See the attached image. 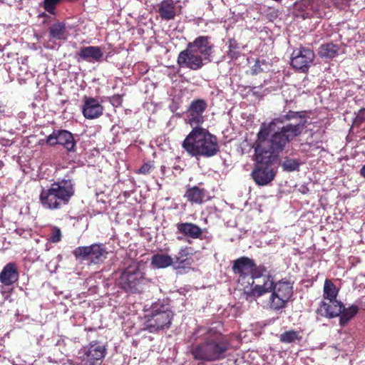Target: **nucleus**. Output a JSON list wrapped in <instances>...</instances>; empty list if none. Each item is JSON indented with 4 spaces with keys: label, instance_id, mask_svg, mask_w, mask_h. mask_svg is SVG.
<instances>
[{
    "label": "nucleus",
    "instance_id": "nucleus-14",
    "mask_svg": "<svg viewBox=\"0 0 365 365\" xmlns=\"http://www.w3.org/2000/svg\"><path fill=\"white\" fill-rule=\"evenodd\" d=\"M46 143L51 146L61 145L68 152L75 151L76 141L73 134L66 130H55L46 138Z\"/></svg>",
    "mask_w": 365,
    "mask_h": 365
},
{
    "label": "nucleus",
    "instance_id": "nucleus-31",
    "mask_svg": "<svg viewBox=\"0 0 365 365\" xmlns=\"http://www.w3.org/2000/svg\"><path fill=\"white\" fill-rule=\"evenodd\" d=\"M282 167L287 171H294L299 168V163L297 160L287 159L283 163Z\"/></svg>",
    "mask_w": 365,
    "mask_h": 365
},
{
    "label": "nucleus",
    "instance_id": "nucleus-18",
    "mask_svg": "<svg viewBox=\"0 0 365 365\" xmlns=\"http://www.w3.org/2000/svg\"><path fill=\"white\" fill-rule=\"evenodd\" d=\"M78 56L82 60L88 62H100L103 58V52L99 46H89L81 48Z\"/></svg>",
    "mask_w": 365,
    "mask_h": 365
},
{
    "label": "nucleus",
    "instance_id": "nucleus-29",
    "mask_svg": "<svg viewBox=\"0 0 365 365\" xmlns=\"http://www.w3.org/2000/svg\"><path fill=\"white\" fill-rule=\"evenodd\" d=\"M302 336L299 331L294 330L287 331L279 336V340L282 343L290 344L300 341Z\"/></svg>",
    "mask_w": 365,
    "mask_h": 365
},
{
    "label": "nucleus",
    "instance_id": "nucleus-7",
    "mask_svg": "<svg viewBox=\"0 0 365 365\" xmlns=\"http://www.w3.org/2000/svg\"><path fill=\"white\" fill-rule=\"evenodd\" d=\"M173 318V313L168 303L158 302L153 303L150 310L144 317L143 329L150 333H156L168 329Z\"/></svg>",
    "mask_w": 365,
    "mask_h": 365
},
{
    "label": "nucleus",
    "instance_id": "nucleus-23",
    "mask_svg": "<svg viewBox=\"0 0 365 365\" xmlns=\"http://www.w3.org/2000/svg\"><path fill=\"white\" fill-rule=\"evenodd\" d=\"M296 120V123L294 124H299L300 123H303V129L305 127L307 123V115L304 111L296 112L289 110L287 114L282 115L279 118H276L272 120V121H275L276 123H283L287 120Z\"/></svg>",
    "mask_w": 365,
    "mask_h": 365
},
{
    "label": "nucleus",
    "instance_id": "nucleus-13",
    "mask_svg": "<svg viewBox=\"0 0 365 365\" xmlns=\"http://www.w3.org/2000/svg\"><path fill=\"white\" fill-rule=\"evenodd\" d=\"M207 104L203 99H196L192 101L187 109L186 114V121L192 128H200L204 122L203 113L207 108Z\"/></svg>",
    "mask_w": 365,
    "mask_h": 365
},
{
    "label": "nucleus",
    "instance_id": "nucleus-21",
    "mask_svg": "<svg viewBox=\"0 0 365 365\" xmlns=\"http://www.w3.org/2000/svg\"><path fill=\"white\" fill-rule=\"evenodd\" d=\"M158 12L163 20L174 19L177 14L176 4L173 0H163L158 5Z\"/></svg>",
    "mask_w": 365,
    "mask_h": 365
},
{
    "label": "nucleus",
    "instance_id": "nucleus-28",
    "mask_svg": "<svg viewBox=\"0 0 365 365\" xmlns=\"http://www.w3.org/2000/svg\"><path fill=\"white\" fill-rule=\"evenodd\" d=\"M185 197L188 201L192 203H201L205 197V195L203 191L199 187H193L187 190Z\"/></svg>",
    "mask_w": 365,
    "mask_h": 365
},
{
    "label": "nucleus",
    "instance_id": "nucleus-5",
    "mask_svg": "<svg viewBox=\"0 0 365 365\" xmlns=\"http://www.w3.org/2000/svg\"><path fill=\"white\" fill-rule=\"evenodd\" d=\"M182 147L196 158H211L220 151L216 136L202 128H194L182 141Z\"/></svg>",
    "mask_w": 365,
    "mask_h": 365
},
{
    "label": "nucleus",
    "instance_id": "nucleus-6",
    "mask_svg": "<svg viewBox=\"0 0 365 365\" xmlns=\"http://www.w3.org/2000/svg\"><path fill=\"white\" fill-rule=\"evenodd\" d=\"M74 193L75 188L72 180H61L43 188L39 199L43 208L51 210H60L69 203Z\"/></svg>",
    "mask_w": 365,
    "mask_h": 365
},
{
    "label": "nucleus",
    "instance_id": "nucleus-40",
    "mask_svg": "<svg viewBox=\"0 0 365 365\" xmlns=\"http://www.w3.org/2000/svg\"><path fill=\"white\" fill-rule=\"evenodd\" d=\"M40 16H46V14H45L44 13H43V14H41Z\"/></svg>",
    "mask_w": 365,
    "mask_h": 365
},
{
    "label": "nucleus",
    "instance_id": "nucleus-15",
    "mask_svg": "<svg viewBox=\"0 0 365 365\" xmlns=\"http://www.w3.org/2000/svg\"><path fill=\"white\" fill-rule=\"evenodd\" d=\"M255 268V264H254L253 261L247 257H242L237 259H236L234 262V264L232 267L233 272L235 274H237L240 275V279L239 281L244 279L246 278V277L251 274L250 279H251V282L248 281V284H251L250 287H254L256 284H254L255 279L261 277L255 275L253 273V271ZM247 287H245V288H247Z\"/></svg>",
    "mask_w": 365,
    "mask_h": 365
},
{
    "label": "nucleus",
    "instance_id": "nucleus-35",
    "mask_svg": "<svg viewBox=\"0 0 365 365\" xmlns=\"http://www.w3.org/2000/svg\"><path fill=\"white\" fill-rule=\"evenodd\" d=\"M365 109H361L359 110L357 116H356V121L361 123L364 120H365Z\"/></svg>",
    "mask_w": 365,
    "mask_h": 365
},
{
    "label": "nucleus",
    "instance_id": "nucleus-4",
    "mask_svg": "<svg viewBox=\"0 0 365 365\" xmlns=\"http://www.w3.org/2000/svg\"><path fill=\"white\" fill-rule=\"evenodd\" d=\"M213 44L207 36H200L189 42L185 50L180 52L177 63L181 68L197 71L210 62Z\"/></svg>",
    "mask_w": 365,
    "mask_h": 365
},
{
    "label": "nucleus",
    "instance_id": "nucleus-32",
    "mask_svg": "<svg viewBox=\"0 0 365 365\" xmlns=\"http://www.w3.org/2000/svg\"><path fill=\"white\" fill-rule=\"evenodd\" d=\"M49 241L53 243L58 242L61 240V231L59 228L54 227L51 229L49 235Z\"/></svg>",
    "mask_w": 365,
    "mask_h": 365
},
{
    "label": "nucleus",
    "instance_id": "nucleus-24",
    "mask_svg": "<svg viewBox=\"0 0 365 365\" xmlns=\"http://www.w3.org/2000/svg\"><path fill=\"white\" fill-rule=\"evenodd\" d=\"M151 265L158 269H164L174 265V259L166 254H155L150 259Z\"/></svg>",
    "mask_w": 365,
    "mask_h": 365
},
{
    "label": "nucleus",
    "instance_id": "nucleus-16",
    "mask_svg": "<svg viewBox=\"0 0 365 365\" xmlns=\"http://www.w3.org/2000/svg\"><path fill=\"white\" fill-rule=\"evenodd\" d=\"M176 234H180L178 236V240H182V237L192 240H202L205 238L204 232L198 225L192 222H178L176 224Z\"/></svg>",
    "mask_w": 365,
    "mask_h": 365
},
{
    "label": "nucleus",
    "instance_id": "nucleus-34",
    "mask_svg": "<svg viewBox=\"0 0 365 365\" xmlns=\"http://www.w3.org/2000/svg\"><path fill=\"white\" fill-rule=\"evenodd\" d=\"M44 46L48 49H55L56 48L57 45L53 41L48 40L46 43H44Z\"/></svg>",
    "mask_w": 365,
    "mask_h": 365
},
{
    "label": "nucleus",
    "instance_id": "nucleus-20",
    "mask_svg": "<svg viewBox=\"0 0 365 365\" xmlns=\"http://www.w3.org/2000/svg\"><path fill=\"white\" fill-rule=\"evenodd\" d=\"M18 279L19 273L14 263H8L0 273V282L5 286L14 284Z\"/></svg>",
    "mask_w": 365,
    "mask_h": 365
},
{
    "label": "nucleus",
    "instance_id": "nucleus-22",
    "mask_svg": "<svg viewBox=\"0 0 365 365\" xmlns=\"http://www.w3.org/2000/svg\"><path fill=\"white\" fill-rule=\"evenodd\" d=\"M49 36L51 38L59 41H66L68 33L63 22L57 21L48 29Z\"/></svg>",
    "mask_w": 365,
    "mask_h": 365
},
{
    "label": "nucleus",
    "instance_id": "nucleus-12",
    "mask_svg": "<svg viewBox=\"0 0 365 365\" xmlns=\"http://www.w3.org/2000/svg\"><path fill=\"white\" fill-rule=\"evenodd\" d=\"M314 56V53L309 48H296L292 53L291 65L297 71L306 72L313 63Z\"/></svg>",
    "mask_w": 365,
    "mask_h": 365
},
{
    "label": "nucleus",
    "instance_id": "nucleus-30",
    "mask_svg": "<svg viewBox=\"0 0 365 365\" xmlns=\"http://www.w3.org/2000/svg\"><path fill=\"white\" fill-rule=\"evenodd\" d=\"M190 255L189 248L188 247H182L177 255H175L173 259H174V264H178V267L180 266L186 264L187 257Z\"/></svg>",
    "mask_w": 365,
    "mask_h": 365
},
{
    "label": "nucleus",
    "instance_id": "nucleus-39",
    "mask_svg": "<svg viewBox=\"0 0 365 365\" xmlns=\"http://www.w3.org/2000/svg\"><path fill=\"white\" fill-rule=\"evenodd\" d=\"M359 173H360L361 177L365 178V164L360 169Z\"/></svg>",
    "mask_w": 365,
    "mask_h": 365
},
{
    "label": "nucleus",
    "instance_id": "nucleus-1",
    "mask_svg": "<svg viewBox=\"0 0 365 365\" xmlns=\"http://www.w3.org/2000/svg\"><path fill=\"white\" fill-rule=\"evenodd\" d=\"M275 121L263 123L257 133L254 144L255 150L277 160L279 154L287 145L303 131V123H289L280 128H276Z\"/></svg>",
    "mask_w": 365,
    "mask_h": 365
},
{
    "label": "nucleus",
    "instance_id": "nucleus-26",
    "mask_svg": "<svg viewBox=\"0 0 365 365\" xmlns=\"http://www.w3.org/2000/svg\"><path fill=\"white\" fill-rule=\"evenodd\" d=\"M339 51V46L334 43H325L320 46L319 55L322 58L331 59L338 55Z\"/></svg>",
    "mask_w": 365,
    "mask_h": 365
},
{
    "label": "nucleus",
    "instance_id": "nucleus-17",
    "mask_svg": "<svg viewBox=\"0 0 365 365\" xmlns=\"http://www.w3.org/2000/svg\"><path fill=\"white\" fill-rule=\"evenodd\" d=\"M103 108L99 101L94 98H83V114L87 119H94L103 114Z\"/></svg>",
    "mask_w": 365,
    "mask_h": 365
},
{
    "label": "nucleus",
    "instance_id": "nucleus-3",
    "mask_svg": "<svg viewBox=\"0 0 365 365\" xmlns=\"http://www.w3.org/2000/svg\"><path fill=\"white\" fill-rule=\"evenodd\" d=\"M261 281L262 284L244 288L247 299L252 300L272 292L268 302L269 307L275 311L284 308L293 294L292 284L285 279L274 283L272 277L267 275L262 276Z\"/></svg>",
    "mask_w": 365,
    "mask_h": 365
},
{
    "label": "nucleus",
    "instance_id": "nucleus-2",
    "mask_svg": "<svg viewBox=\"0 0 365 365\" xmlns=\"http://www.w3.org/2000/svg\"><path fill=\"white\" fill-rule=\"evenodd\" d=\"M195 340L201 341L192 344L190 353L193 359L202 362H212L224 359L230 349L226 336L214 328H200L193 334Z\"/></svg>",
    "mask_w": 365,
    "mask_h": 365
},
{
    "label": "nucleus",
    "instance_id": "nucleus-33",
    "mask_svg": "<svg viewBox=\"0 0 365 365\" xmlns=\"http://www.w3.org/2000/svg\"><path fill=\"white\" fill-rule=\"evenodd\" d=\"M151 168L152 166L150 164L145 163L141 166L138 173L140 174H148L150 172Z\"/></svg>",
    "mask_w": 365,
    "mask_h": 365
},
{
    "label": "nucleus",
    "instance_id": "nucleus-19",
    "mask_svg": "<svg viewBox=\"0 0 365 365\" xmlns=\"http://www.w3.org/2000/svg\"><path fill=\"white\" fill-rule=\"evenodd\" d=\"M343 303L338 300L322 302L319 309L320 314L328 318L339 317L342 310Z\"/></svg>",
    "mask_w": 365,
    "mask_h": 365
},
{
    "label": "nucleus",
    "instance_id": "nucleus-11",
    "mask_svg": "<svg viewBox=\"0 0 365 365\" xmlns=\"http://www.w3.org/2000/svg\"><path fill=\"white\" fill-rule=\"evenodd\" d=\"M106 354V348L98 343L91 344L78 352L80 365H99Z\"/></svg>",
    "mask_w": 365,
    "mask_h": 365
},
{
    "label": "nucleus",
    "instance_id": "nucleus-36",
    "mask_svg": "<svg viewBox=\"0 0 365 365\" xmlns=\"http://www.w3.org/2000/svg\"><path fill=\"white\" fill-rule=\"evenodd\" d=\"M229 48L233 49V50H236L238 48V44L235 40H234V39L230 40Z\"/></svg>",
    "mask_w": 365,
    "mask_h": 365
},
{
    "label": "nucleus",
    "instance_id": "nucleus-25",
    "mask_svg": "<svg viewBox=\"0 0 365 365\" xmlns=\"http://www.w3.org/2000/svg\"><path fill=\"white\" fill-rule=\"evenodd\" d=\"M358 312L359 307L356 305L352 304L348 308H345L343 304L341 312L339 316L340 326L344 327L346 325L350 322V320L354 317Z\"/></svg>",
    "mask_w": 365,
    "mask_h": 365
},
{
    "label": "nucleus",
    "instance_id": "nucleus-9",
    "mask_svg": "<svg viewBox=\"0 0 365 365\" xmlns=\"http://www.w3.org/2000/svg\"><path fill=\"white\" fill-rule=\"evenodd\" d=\"M148 282L139 265L133 264L122 272L118 284L126 292L134 294L140 292Z\"/></svg>",
    "mask_w": 365,
    "mask_h": 365
},
{
    "label": "nucleus",
    "instance_id": "nucleus-10",
    "mask_svg": "<svg viewBox=\"0 0 365 365\" xmlns=\"http://www.w3.org/2000/svg\"><path fill=\"white\" fill-rule=\"evenodd\" d=\"M108 253L103 244L81 246L73 251V255L76 259L89 261L92 264L102 263L106 259Z\"/></svg>",
    "mask_w": 365,
    "mask_h": 365
},
{
    "label": "nucleus",
    "instance_id": "nucleus-8",
    "mask_svg": "<svg viewBox=\"0 0 365 365\" xmlns=\"http://www.w3.org/2000/svg\"><path fill=\"white\" fill-rule=\"evenodd\" d=\"M254 157L256 164L251 173V176L257 185H267L276 176L277 168L274 167V163L277 160L256 150H255Z\"/></svg>",
    "mask_w": 365,
    "mask_h": 365
},
{
    "label": "nucleus",
    "instance_id": "nucleus-27",
    "mask_svg": "<svg viewBox=\"0 0 365 365\" xmlns=\"http://www.w3.org/2000/svg\"><path fill=\"white\" fill-rule=\"evenodd\" d=\"M338 289L329 279H326L324 285V298L328 301L336 300Z\"/></svg>",
    "mask_w": 365,
    "mask_h": 365
},
{
    "label": "nucleus",
    "instance_id": "nucleus-37",
    "mask_svg": "<svg viewBox=\"0 0 365 365\" xmlns=\"http://www.w3.org/2000/svg\"><path fill=\"white\" fill-rule=\"evenodd\" d=\"M227 54L231 58H237L239 56V53L233 49H229Z\"/></svg>",
    "mask_w": 365,
    "mask_h": 365
},
{
    "label": "nucleus",
    "instance_id": "nucleus-38",
    "mask_svg": "<svg viewBox=\"0 0 365 365\" xmlns=\"http://www.w3.org/2000/svg\"><path fill=\"white\" fill-rule=\"evenodd\" d=\"M260 70H261V69H260L259 66H258V61H257V62L255 63V64L254 65L253 68H252L253 73H258Z\"/></svg>",
    "mask_w": 365,
    "mask_h": 365
}]
</instances>
